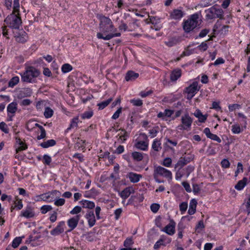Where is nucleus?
Segmentation results:
<instances>
[{
  "instance_id": "f257e3e1",
  "label": "nucleus",
  "mask_w": 250,
  "mask_h": 250,
  "mask_svg": "<svg viewBox=\"0 0 250 250\" xmlns=\"http://www.w3.org/2000/svg\"><path fill=\"white\" fill-rule=\"evenodd\" d=\"M99 29L100 32H98L97 34V37L99 39L108 41L113 37H120L121 36L120 33L108 34L110 32H114L116 30V28H114L112 21L108 17L105 16L101 17Z\"/></svg>"
},
{
  "instance_id": "f03ea898",
  "label": "nucleus",
  "mask_w": 250,
  "mask_h": 250,
  "mask_svg": "<svg viewBox=\"0 0 250 250\" xmlns=\"http://www.w3.org/2000/svg\"><path fill=\"white\" fill-rule=\"evenodd\" d=\"M199 14L196 13L190 15L188 19L184 20L182 28L185 33H190L196 28H200V23L199 22Z\"/></svg>"
},
{
  "instance_id": "7ed1b4c3",
  "label": "nucleus",
  "mask_w": 250,
  "mask_h": 250,
  "mask_svg": "<svg viewBox=\"0 0 250 250\" xmlns=\"http://www.w3.org/2000/svg\"><path fill=\"white\" fill-rule=\"evenodd\" d=\"M41 74L40 71L33 66H28L25 70L20 74L21 80L23 82L28 83H35L36 82V78Z\"/></svg>"
},
{
  "instance_id": "20e7f679",
  "label": "nucleus",
  "mask_w": 250,
  "mask_h": 250,
  "mask_svg": "<svg viewBox=\"0 0 250 250\" xmlns=\"http://www.w3.org/2000/svg\"><path fill=\"white\" fill-rule=\"evenodd\" d=\"M4 22L8 25L10 28L16 29H19L22 23L20 14L13 12L6 17Z\"/></svg>"
},
{
  "instance_id": "39448f33",
  "label": "nucleus",
  "mask_w": 250,
  "mask_h": 250,
  "mask_svg": "<svg viewBox=\"0 0 250 250\" xmlns=\"http://www.w3.org/2000/svg\"><path fill=\"white\" fill-rule=\"evenodd\" d=\"M207 18L208 19L215 18L223 19V10L221 8H216L214 6L206 10Z\"/></svg>"
},
{
  "instance_id": "423d86ee",
  "label": "nucleus",
  "mask_w": 250,
  "mask_h": 250,
  "mask_svg": "<svg viewBox=\"0 0 250 250\" xmlns=\"http://www.w3.org/2000/svg\"><path fill=\"white\" fill-rule=\"evenodd\" d=\"M194 169V167L191 165H189L185 168L178 167V169L175 174L176 180H180L185 175L186 176V177H188Z\"/></svg>"
},
{
  "instance_id": "0eeeda50",
  "label": "nucleus",
  "mask_w": 250,
  "mask_h": 250,
  "mask_svg": "<svg viewBox=\"0 0 250 250\" xmlns=\"http://www.w3.org/2000/svg\"><path fill=\"white\" fill-rule=\"evenodd\" d=\"M192 119L189 116L188 113L185 114L182 116L181 123L182 124L178 126L179 129L188 130L191 128V124L192 123Z\"/></svg>"
},
{
  "instance_id": "6e6552de",
  "label": "nucleus",
  "mask_w": 250,
  "mask_h": 250,
  "mask_svg": "<svg viewBox=\"0 0 250 250\" xmlns=\"http://www.w3.org/2000/svg\"><path fill=\"white\" fill-rule=\"evenodd\" d=\"M154 173L158 176H161L165 177L166 178H167L168 181L171 180L172 179V174L171 172L161 166H155Z\"/></svg>"
},
{
  "instance_id": "1a4fd4ad",
  "label": "nucleus",
  "mask_w": 250,
  "mask_h": 250,
  "mask_svg": "<svg viewBox=\"0 0 250 250\" xmlns=\"http://www.w3.org/2000/svg\"><path fill=\"white\" fill-rule=\"evenodd\" d=\"M198 84L197 82H194L185 88L184 92L188 94L187 97L188 100H190L199 90L200 87H198Z\"/></svg>"
},
{
  "instance_id": "9d476101",
  "label": "nucleus",
  "mask_w": 250,
  "mask_h": 250,
  "mask_svg": "<svg viewBox=\"0 0 250 250\" xmlns=\"http://www.w3.org/2000/svg\"><path fill=\"white\" fill-rule=\"evenodd\" d=\"M35 216L34 208L27 206L25 208L21 211L20 216L25 217L27 219L33 218Z\"/></svg>"
},
{
  "instance_id": "9b49d317",
  "label": "nucleus",
  "mask_w": 250,
  "mask_h": 250,
  "mask_svg": "<svg viewBox=\"0 0 250 250\" xmlns=\"http://www.w3.org/2000/svg\"><path fill=\"white\" fill-rule=\"evenodd\" d=\"M65 222L61 221L59 222L58 225L50 231V234L53 236L58 235L64 231V226Z\"/></svg>"
},
{
  "instance_id": "f8f14e48",
  "label": "nucleus",
  "mask_w": 250,
  "mask_h": 250,
  "mask_svg": "<svg viewBox=\"0 0 250 250\" xmlns=\"http://www.w3.org/2000/svg\"><path fill=\"white\" fill-rule=\"evenodd\" d=\"M80 215H77L76 216L68 219L67 221V225L70 228V229L68 230V231H71L76 228L80 220Z\"/></svg>"
},
{
  "instance_id": "ddd939ff",
  "label": "nucleus",
  "mask_w": 250,
  "mask_h": 250,
  "mask_svg": "<svg viewBox=\"0 0 250 250\" xmlns=\"http://www.w3.org/2000/svg\"><path fill=\"white\" fill-rule=\"evenodd\" d=\"M185 15V13L181 10L175 9L170 13V17L171 19L179 20Z\"/></svg>"
},
{
  "instance_id": "4468645a",
  "label": "nucleus",
  "mask_w": 250,
  "mask_h": 250,
  "mask_svg": "<svg viewBox=\"0 0 250 250\" xmlns=\"http://www.w3.org/2000/svg\"><path fill=\"white\" fill-rule=\"evenodd\" d=\"M85 217L87 220L88 224L90 228L95 225L96 219L93 211H87L85 215Z\"/></svg>"
},
{
  "instance_id": "2eb2a0df",
  "label": "nucleus",
  "mask_w": 250,
  "mask_h": 250,
  "mask_svg": "<svg viewBox=\"0 0 250 250\" xmlns=\"http://www.w3.org/2000/svg\"><path fill=\"white\" fill-rule=\"evenodd\" d=\"M175 225L176 223L173 220H170V223L165 227L164 231L168 235H172L174 234Z\"/></svg>"
},
{
  "instance_id": "dca6fc26",
  "label": "nucleus",
  "mask_w": 250,
  "mask_h": 250,
  "mask_svg": "<svg viewBox=\"0 0 250 250\" xmlns=\"http://www.w3.org/2000/svg\"><path fill=\"white\" fill-rule=\"evenodd\" d=\"M15 37L16 42L21 43L26 42L28 38L27 34L24 31H21L17 35L15 36Z\"/></svg>"
},
{
  "instance_id": "f3484780",
  "label": "nucleus",
  "mask_w": 250,
  "mask_h": 250,
  "mask_svg": "<svg viewBox=\"0 0 250 250\" xmlns=\"http://www.w3.org/2000/svg\"><path fill=\"white\" fill-rule=\"evenodd\" d=\"M203 132L206 134L207 138L213 141H215L218 143L221 142V139L217 135L211 133L209 128H205Z\"/></svg>"
},
{
  "instance_id": "a211bd4d",
  "label": "nucleus",
  "mask_w": 250,
  "mask_h": 250,
  "mask_svg": "<svg viewBox=\"0 0 250 250\" xmlns=\"http://www.w3.org/2000/svg\"><path fill=\"white\" fill-rule=\"evenodd\" d=\"M139 74L132 70H129L127 72L125 76V80L127 81H133L139 77Z\"/></svg>"
},
{
  "instance_id": "6ab92c4d",
  "label": "nucleus",
  "mask_w": 250,
  "mask_h": 250,
  "mask_svg": "<svg viewBox=\"0 0 250 250\" xmlns=\"http://www.w3.org/2000/svg\"><path fill=\"white\" fill-rule=\"evenodd\" d=\"M134 192V190L133 188L132 187H128L122 191L120 195L123 199H126L129 196L131 193H133Z\"/></svg>"
},
{
  "instance_id": "aec40b11",
  "label": "nucleus",
  "mask_w": 250,
  "mask_h": 250,
  "mask_svg": "<svg viewBox=\"0 0 250 250\" xmlns=\"http://www.w3.org/2000/svg\"><path fill=\"white\" fill-rule=\"evenodd\" d=\"M181 76V70L179 68H177L173 70L171 74L170 79L171 81H176Z\"/></svg>"
},
{
  "instance_id": "412c9836",
  "label": "nucleus",
  "mask_w": 250,
  "mask_h": 250,
  "mask_svg": "<svg viewBox=\"0 0 250 250\" xmlns=\"http://www.w3.org/2000/svg\"><path fill=\"white\" fill-rule=\"evenodd\" d=\"M128 177L131 183H136L140 181V179L142 177V176L141 174L131 172L128 173Z\"/></svg>"
},
{
  "instance_id": "4be33fe9",
  "label": "nucleus",
  "mask_w": 250,
  "mask_h": 250,
  "mask_svg": "<svg viewBox=\"0 0 250 250\" xmlns=\"http://www.w3.org/2000/svg\"><path fill=\"white\" fill-rule=\"evenodd\" d=\"M193 114L196 117L198 118V121L200 123H205L208 117L207 114L203 115L199 109H197Z\"/></svg>"
},
{
  "instance_id": "5701e85b",
  "label": "nucleus",
  "mask_w": 250,
  "mask_h": 250,
  "mask_svg": "<svg viewBox=\"0 0 250 250\" xmlns=\"http://www.w3.org/2000/svg\"><path fill=\"white\" fill-rule=\"evenodd\" d=\"M197 204V202L195 199H192L190 200L188 210V213L189 215H193L195 213Z\"/></svg>"
},
{
  "instance_id": "b1692460",
  "label": "nucleus",
  "mask_w": 250,
  "mask_h": 250,
  "mask_svg": "<svg viewBox=\"0 0 250 250\" xmlns=\"http://www.w3.org/2000/svg\"><path fill=\"white\" fill-rule=\"evenodd\" d=\"M80 203L83 208L92 209L95 206V203L93 202L87 200H83L80 202Z\"/></svg>"
},
{
  "instance_id": "393cba45",
  "label": "nucleus",
  "mask_w": 250,
  "mask_h": 250,
  "mask_svg": "<svg viewBox=\"0 0 250 250\" xmlns=\"http://www.w3.org/2000/svg\"><path fill=\"white\" fill-rule=\"evenodd\" d=\"M248 179L246 177H244L242 180L238 182L237 184L235 186V188L238 190H241L244 188L247 185Z\"/></svg>"
},
{
  "instance_id": "a878e982",
  "label": "nucleus",
  "mask_w": 250,
  "mask_h": 250,
  "mask_svg": "<svg viewBox=\"0 0 250 250\" xmlns=\"http://www.w3.org/2000/svg\"><path fill=\"white\" fill-rule=\"evenodd\" d=\"M17 103L16 102H12L9 104L7 107V112L14 114L17 110Z\"/></svg>"
},
{
  "instance_id": "bb28decb",
  "label": "nucleus",
  "mask_w": 250,
  "mask_h": 250,
  "mask_svg": "<svg viewBox=\"0 0 250 250\" xmlns=\"http://www.w3.org/2000/svg\"><path fill=\"white\" fill-rule=\"evenodd\" d=\"M56 144V142L55 140L51 139L47 141L43 142L40 144V146L42 148H46L50 146H53Z\"/></svg>"
},
{
  "instance_id": "cd10ccee",
  "label": "nucleus",
  "mask_w": 250,
  "mask_h": 250,
  "mask_svg": "<svg viewBox=\"0 0 250 250\" xmlns=\"http://www.w3.org/2000/svg\"><path fill=\"white\" fill-rule=\"evenodd\" d=\"M136 147L142 150H146L148 148V144L144 141H138L135 144Z\"/></svg>"
},
{
  "instance_id": "c85d7f7f",
  "label": "nucleus",
  "mask_w": 250,
  "mask_h": 250,
  "mask_svg": "<svg viewBox=\"0 0 250 250\" xmlns=\"http://www.w3.org/2000/svg\"><path fill=\"white\" fill-rule=\"evenodd\" d=\"M131 156L134 161L137 162L141 161L143 159V154L137 151L133 152L131 153Z\"/></svg>"
},
{
  "instance_id": "c756f323",
  "label": "nucleus",
  "mask_w": 250,
  "mask_h": 250,
  "mask_svg": "<svg viewBox=\"0 0 250 250\" xmlns=\"http://www.w3.org/2000/svg\"><path fill=\"white\" fill-rule=\"evenodd\" d=\"M188 163L186 161V160L184 158V157H181L180 158L177 163L175 165L174 168H176L178 167H183L187 165Z\"/></svg>"
},
{
  "instance_id": "7c9ffc66",
  "label": "nucleus",
  "mask_w": 250,
  "mask_h": 250,
  "mask_svg": "<svg viewBox=\"0 0 250 250\" xmlns=\"http://www.w3.org/2000/svg\"><path fill=\"white\" fill-rule=\"evenodd\" d=\"M113 100L112 98H110L108 100L103 101L101 103H100L98 104V106H99V109L102 110L106 106H107Z\"/></svg>"
},
{
  "instance_id": "2f4dec72",
  "label": "nucleus",
  "mask_w": 250,
  "mask_h": 250,
  "mask_svg": "<svg viewBox=\"0 0 250 250\" xmlns=\"http://www.w3.org/2000/svg\"><path fill=\"white\" fill-rule=\"evenodd\" d=\"M161 144L157 139H155L152 143V148L156 151H159L162 148L161 146Z\"/></svg>"
},
{
  "instance_id": "473e14b6",
  "label": "nucleus",
  "mask_w": 250,
  "mask_h": 250,
  "mask_svg": "<svg viewBox=\"0 0 250 250\" xmlns=\"http://www.w3.org/2000/svg\"><path fill=\"white\" fill-rule=\"evenodd\" d=\"M62 71L63 73H68L73 69V67L69 63H64L62 66Z\"/></svg>"
},
{
  "instance_id": "72a5a7b5",
  "label": "nucleus",
  "mask_w": 250,
  "mask_h": 250,
  "mask_svg": "<svg viewBox=\"0 0 250 250\" xmlns=\"http://www.w3.org/2000/svg\"><path fill=\"white\" fill-rule=\"evenodd\" d=\"M20 79L18 76L13 77L8 82V86L13 87L19 82Z\"/></svg>"
},
{
  "instance_id": "f704fd0d",
  "label": "nucleus",
  "mask_w": 250,
  "mask_h": 250,
  "mask_svg": "<svg viewBox=\"0 0 250 250\" xmlns=\"http://www.w3.org/2000/svg\"><path fill=\"white\" fill-rule=\"evenodd\" d=\"M78 117H76L73 118L72 121H71L70 125H69V127H68L66 130H65V132H68L69 130H70L72 128H73L74 127H76L78 125Z\"/></svg>"
},
{
  "instance_id": "c9c22d12",
  "label": "nucleus",
  "mask_w": 250,
  "mask_h": 250,
  "mask_svg": "<svg viewBox=\"0 0 250 250\" xmlns=\"http://www.w3.org/2000/svg\"><path fill=\"white\" fill-rule=\"evenodd\" d=\"M53 114V110L49 107H46L45 108L44 116L46 118H51Z\"/></svg>"
},
{
  "instance_id": "e433bc0d",
  "label": "nucleus",
  "mask_w": 250,
  "mask_h": 250,
  "mask_svg": "<svg viewBox=\"0 0 250 250\" xmlns=\"http://www.w3.org/2000/svg\"><path fill=\"white\" fill-rule=\"evenodd\" d=\"M231 131L233 134H239L242 132L240 126L238 124H234L231 126Z\"/></svg>"
},
{
  "instance_id": "4c0bfd02",
  "label": "nucleus",
  "mask_w": 250,
  "mask_h": 250,
  "mask_svg": "<svg viewBox=\"0 0 250 250\" xmlns=\"http://www.w3.org/2000/svg\"><path fill=\"white\" fill-rule=\"evenodd\" d=\"M21 243V238L17 237L12 241V246L13 248H17Z\"/></svg>"
},
{
  "instance_id": "58836bf2",
  "label": "nucleus",
  "mask_w": 250,
  "mask_h": 250,
  "mask_svg": "<svg viewBox=\"0 0 250 250\" xmlns=\"http://www.w3.org/2000/svg\"><path fill=\"white\" fill-rule=\"evenodd\" d=\"M20 3L19 0H14L13 2V13H19Z\"/></svg>"
},
{
  "instance_id": "ea45409f",
  "label": "nucleus",
  "mask_w": 250,
  "mask_h": 250,
  "mask_svg": "<svg viewBox=\"0 0 250 250\" xmlns=\"http://www.w3.org/2000/svg\"><path fill=\"white\" fill-rule=\"evenodd\" d=\"M52 209V207L50 205H43L41 208V212L42 214H45L48 211Z\"/></svg>"
},
{
  "instance_id": "a19ab883",
  "label": "nucleus",
  "mask_w": 250,
  "mask_h": 250,
  "mask_svg": "<svg viewBox=\"0 0 250 250\" xmlns=\"http://www.w3.org/2000/svg\"><path fill=\"white\" fill-rule=\"evenodd\" d=\"M18 145L20 146L18 148L16 149V153H18L20 151L24 150L27 149V145L22 141H21V143L18 144Z\"/></svg>"
},
{
  "instance_id": "79ce46f5",
  "label": "nucleus",
  "mask_w": 250,
  "mask_h": 250,
  "mask_svg": "<svg viewBox=\"0 0 250 250\" xmlns=\"http://www.w3.org/2000/svg\"><path fill=\"white\" fill-rule=\"evenodd\" d=\"M14 204L15 205V207H16L18 210L21 209L23 207L22 200L21 199H19L18 197H17L16 201L14 202Z\"/></svg>"
},
{
  "instance_id": "37998d69",
  "label": "nucleus",
  "mask_w": 250,
  "mask_h": 250,
  "mask_svg": "<svg viewBox=\"0 0 250 250\" xmlns=\"http://www.w3.org/2000/svg\"><path fill=\"white\" fill-rule=\"evenodd\" d=\"M172 160L169 157H167L164 159L162 165L166 167H169L171 165Z\"/></svg>"
},
{
  "instance_id": "c03bdc74",
  "label": "nucleus",
  "mask_w": 250,
  "mask_h": 250,
  "mask_svg": "<svg viewBox=\"0 0 250 250\" xmlns=\"http://www.w3.org/2000/svg\"><path fill=\"white\" fill-rule=\"evenodd\" d=\"M93 115V112L92 111H88L84 112L82 115V118L83 119H90Z\"/></svg>"
},
{
  "instance_id": "a18cd8bd",
  "label": "nucleus",
  "mask_w": 250,
  "mask_h": 250,
  "mask_svg": "<svg viewBox=\"0 0 250 250\" xmlns=\"http://www.w3.org/2000/svg\"><path fill=\"white\" fill-rule=\"evenodd\" d=\"M207 153L208 155H214L216 153L215 148L212 147L211 145H210L207 150Z\"/></svg>"
},
{
  "instance_id": "49530a36",
  "label": "nucleus",
  "mask_w": 250,
  "mask_h": 250,
  "mask_svg": "<svg viewBox=\"0 0 250 250\" xmlns=\"http://www.w3.org/2000/svg\"><path fill=\"white\" fill-rule=\"evenodd\" d=\"M160 206L157 203H153L150 206V209L153 213H156L159 209Z\"/></svg>"
},
{
  "instance_id": "de8ad7c7",
  "label": "nucleus",
  "mask_w": 250,
  "mask_h": 250,
  "mask_svg": "<svg viewBox=\"0 0 250 250\" xmlns=\"http://www.w3.org/2000/svg\"><path fill=\"white\" fill-rule=\"evenodd\" d=\"M0 129L5 133H8L9 132V129L6 124L3 122L0 123Z\"/></svg>"
},
{
  "instance_id": "09e8293b",
  "label": "nucleus",
  "mask_w": 250,
  "mask_h": 250,
  "mask_svg": "<svg viewBox=\"0 0 250 250\" xmlns=\"http://www.w3.org/2000/svg\"><path fill=\"white\" fill-rule=\"evenodd\" d=\"M180 210L181 213L183 214L187 210L188 208V203L187 202H182L179 206Z\"/></svg>"
},
{
  "instance_id": "8fccbe9b",
  "label": "nucleus",
  "mask_w": 250,
  "mask_h": 250,
  "mask_svg": "<svg viewBox=\"0 0 250 250\" xmlns=\"http://www.w3.org/2000/svg\"><path fill=\"white\" fill-rule=\"evenodd\" d=\"M133 244V240L131 238H126L124 243V246L125 247L130 248V247Z\"/></svg>"
},
{
  "instance_id": "3c124183",
  "label": "nucleus",
  "mask_w": 250,
  "mask_h": 250,
  "mask_svg": "<svg viewBox=\"0 0 250 250\" xmlns=\"http://www.w3.org/2000/svg\"><path fill=\"white\" fill-rule=\"evenodd\" d=\"M130 103L131 104H132L134 105L137 106H140L143 104L142 100H141L139 99L131 100Z\"/></svg>"
},
{
  "instance_id": "603ef678",
  "label": "nucleus",
  "mask_w": 250,
  "mask_h": 250,
  "mask_svg": "<svg viewBox=\"0 0 250 250\" xmlns=\"http://www.w3.org/2000/svg\"><path fill=\"white\" fill-rule=\"evenodd\" d=\"M122 107H120L116 110V111L114 113V114L112 115L111 118L113 120H116V119H118L120 115L122 112Z\"/></svg>"
},
{
  "instance_id": "864d4df0",
  "label": "nucleus",
  "mask_w": 250,
  "mask_h": 250,
  "mask_svg": "<svg viewBox=\"0 0 250 250\" xmlns=\"http://www.w3.org/2000/svg\"><path fill=\"white\" fill-rule=\"evenodd\" d=\"M221 166L225 168H229L230 166V163L227 159H224L221 162Z\"/></svg>"
},
{
  "instance_id": "5fc2aeb1",
  "label": "nucleus",
  "mask_w": 250,
  "mask_h": 250,
  "mask_svg": "<svg viewBox=\"0 0 250 250\" xmlns=\"http://www.w3.org/2000/svg\"><path fill=\"white\" fill-rule=\"evenodd\" d=\"M43 163L47 165H49L51 162V158L47 154H44L43 156Z\"/></svg>"
},
{
  "instance_id": "6e6d98bb",
  "label": "nucleus",
  "mask_w": 250,
  "mask_h": 250,
  "mask_svg": "<svg viewBox=\"0 0 250 250\" xmlns=\"http://www.w3.org/2000/svg\"><path fill=\"white\" fill-rule=\"evenodd\" d=\"M164 240L163 239H160L158 241H157L156 243L154 244V249L156 250H158L161 246L165 245L164 244Z\"/></svg>"
},
{
  "instance_id": "4d7b16f0",
  "label": "nucleus",
  "mask_w": 250,
  "mask_h": 250,
  "mask_svg": "<svg viewBox=\"0 0 250 250\" xmlns=\"http://www.w3.org/2000/svg\"><path fill=\"white\" fill-rule=\"evenodd\" d=\"M40 130H41V134H40V135H38L37 136V139L39 140L45 138L46 137V131L43 127L40 129Z\"/></svg>"
},
{
  "instance_id": "13d9d810",
  "label": "nucleus",
  "mask_w": 250,
  "mask_h": 250,
  "mask_svg": "<svg viewBox=\"0 0 250 250\" xmlns=\"http://www.w3.org/2000/svg\"><path fill=\"white\" fill-rule=\"evenodd\" d=\"M209 32V29H204L201 30L200 33H199L198 37L196 38L197 39L198 37L199 38H203L205 37L208 33Z\"/></svg>"
},
{
  "instance_id": "bf43d9fd",
  "label": "nucleus",
  "mask_w": 250,
  "mask_h": 250,
  "mask_svg": "<svg viewBox=\"0 0 250 250\" xmlns=\"http://www.w3.org/2000/svg\"><path fill=\"white\" fill-rule=\"evenodd\" d=\"M31 123V122L30 121H29L27 125H26V129L28 130V131H31L34 128H35V127H38L40 129H41L43 127L41 125H39V124H37V123H36L34 125V126L32 127L31 128H30L29 127V125H30V124Z\"/></svg>"
},
{
  "instance_id": "052dcab7",
  "label": "nucleus",
  "mask_w": 250,
  "mask_h": 250,
  "mask_svg": "<svg viewBox=\"0 0 250 250\" xmlns=\"http://www.w3.org/2000/svg\"><path fill=\"white\" fill-rule=\"evenodd\" d=\"M82 210L81 207L77 206L75 207L72 210L70 211V213L71 214H77L80 213Z\"/></svg>"
},
{
  "instance_id": "680f3d73",
  "label": "nucleus",
  "mask_w": 250,
  "mask_h": 250,
  "mask_svg": "<svg viewBox=\"0 0 250 250\" xmlns=\"http://www.w3.org/2000/svg\"><path fill=\"white\" fill-rule=\"evenodd\" d=\"M65 199L63 198H59L55 201L54 204L56 206H62L65 203Z\"/></svg>"
},
{
  "instance_id": "e2e57ef3",
  "label": "nucleus",
  "mask_w": 250,
  "mask_h": 250,
  "mask_svg": "<svg viewBox=\"0 0 250 250\" xmlns=\"http://www.w3.org/2000/svg\"><path fill=\"white\" fill-rule=\"evenodd\" d=\"M240 171L243 172V165L241 163L239 162L237 164V169L235 172V176H237Z\"/></svg>"
},
{
  "instance_id": "0e129e2a",
  "label": "nucleus",
  "mask_w": 250,
  "mask_h": 250,
  "mask_svg": "<svg viewBox=\"0 0 250 250\" xmlns=\"http://www.w3.org/2000/svg\"><path fill=\"white\" fill-rule=\"evenodd\" d=\"M182 186L185 188V190L188 192H190L191 191V189L190 188V186L189 184L187 182H183L182 183Z\"/></svg>"
},
{
  "instance_id": "69168bd1",
  "label": "nucleus",
  "mask_w": 250,
  "mask_h": 250,
  "mask_svg": "<svg viewBox=\"0 0 250 250\" xmlns=\"http://www.w3.org/2000/svg\"><path fill=\"white\" fill-rule=\"evenodd\" d=\"M21 92L23 93L24 97H30L32 94V90L29 88H25L24 89L23 91H21Z\"/></svg>"
},
{
  "instance_id": "338daca9",
  "label": "nucleus",
  "mask_w": 250,
  "mask_h": 250,
  "mask_svg": "<svg viewBox=\"0 0 250 250\" xmlns=\"http://www.w3.org/2000/svg\"><path fill=\"white\" fill-rule=\"evenodd\" d=\"M177 42V40L176 39L173 38L167 42H166V44L168 46H172L175 45Z\"/></svg>"
},
{
  "instance_id": "774afa93",
  "label": "nucleus",
  "mask_w": 250,
  "mask_h": 250,
  "mask_svg": "<svg viewBox=\"0 0 250 250\" xmlns=\"http://www.w3.org/2000/svg\"><path fill=\"white\" fill-rule=\"evenodd\" d=\"M246 211L248 215L250 214V196H249L246 204Z\"/></svg>"
}]
</instances>
